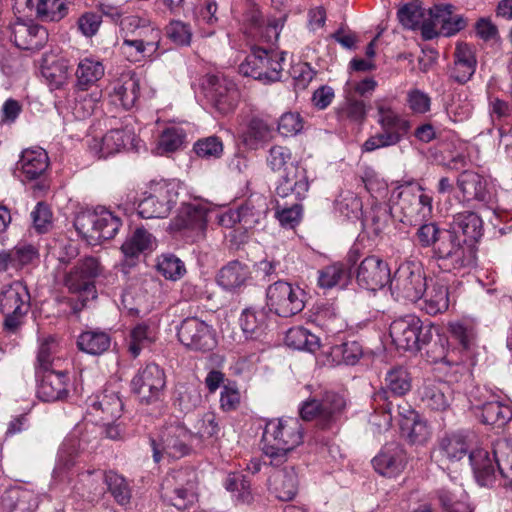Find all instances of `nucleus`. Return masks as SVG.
<instances>
[{
  "label": "nucleus",
  "mask_w": 512,
  "mask_h": 512,
  "mask_svg": "<svg viewBox=\"0 0 512 512\" xmlns=\"http://www.w3.org/2000/svg\"><path fill=\"white\" fill-rule=\"evenodd\" d=\"M304 430L296 418L269 420L262 435V451L269 465L281 467L288 463L291 453L303 443Z\"/></svg>",
  "instance_id": "f257e3e1"
},
{
  "label": "nucleus",
  "mask_w": 512,
  "mask_h": 512,
  "mask_svg": "<svg viewBox=\"0 0 512 512\" xmlns=\"http://www.w3.org/2000/svg\"><path fill=\"white\" fill-rule=\"evenodd\" d=\"M182 190V183L176 179L151 180L144 192L145 197L138 204V215L143 219L166 218L177 204Z\"/></svg>",
  "instance_id": "f03ea898"
},
{
  "label": "nucleus",
  "mask_w": 512,
  "mask_h": 512,
  "mask_svg": "<svg viewBox=\"0 0 512 512\" xmlns=\"http://www.w3.org/2000/svg\"><path fill=\"white\" fill-rule=\"evenodd\" d=\"M375 107L381 131L371 135L362 144V152H373L377 149L395 146L411 129L410 121L402 117L385 101L377 100Z\"/></svg>",
  "instance_id": "7ed1b4c3"
},
{
  "label": "nucleus",
  "mask_w": 512,
  "mask_h": 512,
  "mask_svg": "<svg viewBox=\"0 0 512 512\" xmlns=\"http://www.w3.org/2000/svg\"><path fill=\"white\" fill-rule=\"evenodd\" d=\"M433 257L442 271L458 273L476 265V247L459 235L443 232Z\"/></svg>",
  "instance_id": "20e7f679"
},
{
  "label": "nucleus",
  "mask_w": 512,
  "mask_h": 512,
  "mask_svg": "<svg viewBox=\"0 0 512 512\" xmlns=\"http://www.w3.org/2000/svg\"><path fill=\"white\" fill-rule=\"evenodd\" d=\"M482 423L497 429H512V409L499 401H487L479 406ZM498 470L503 486L512 487V438L503 444L501 456L497 458Z\"/></svg>",
  "instance_id": "39448f33"
},
{
  "label": "nucleus",
  "mask_w": 512,
  "mask_h": 512,
  "mask_svg": "<svg viewBox=\"0 0 512 512\" xmlns=\"http://www.w3.org/2000/svg\"><path fill=\"white\" fill-rule=\"evenodd\" d=\"M391 211L398 215L399 221L403 224L416 226L430 218L432 198L423 193V188L419 184L402 185Z\"/></svg>",
  "instance_id": "423d86ee"
},
{
  "label": "nucleus",
  "mask_w": 512,
  "mask_h": 512,
  "mask_svg": "<svg viewBox=\"0 0 512 512\" xmlns=\"http://www.w3.org/2000/svg\"><path fill=\"white\" fill-rule=\"evenodd\" d=\"M30 309L29 292L21 282L4 285L0 291V312L4 315L3 331L16 334Z\"/></svg>",
  "instance_id": "0eeeda50"
},
{
  "label": "nucleus",
  "mask_w": 512,
  "mask_h": 512,
  "mask_svg": "<svg viewBox=\"0 0 512 512\" xmlns=\"http://www.w3.org/2000/svg\"><path fill=\"white\" fill-rule=\"evenodd\" d=\"M193 433L175 421L164 425L156 437L150 438L153 460L158 463L164 455L174 459L187 456L192 451Z\"/></svg>",
  "instance_id": "6e6552de"
},
{
  "label": "nucleus",
  "mask_w": 512,
  "mask_h": 512,
  "mask_svg": "<svg viewBox=\"0 0 512 512\" xmlns=\"http://www.w3.org/2000/svg\"><path fill=\"white\" fill-rule=\"evenodd\" d=\"M427 282L420 263L405 261L399 265L390 279V290L396 300L416 303L423 297Z\"/></svg>",
  "instance_id": "1a4fd4ad"
},
{
  "label": "nucleus",
  "mask_w": 512,
  "mask_h": 512,
  "mask_svg": "<svg viewBox=\"0 0 512 512\" xmlns=\"http://www.w3.org/2000/svg\"><path fill=\"white\" fill-rule=\"evenodd\" d=\"M346 406L347 402L342 394L326 391L321 399L306 401L300 409V415L304 420H315L322 429H331L343 417Z\"/></svg>",
  "instance_id": "9d476101"
},
{
  "label": "nucleus",
  "mask_w": 512,
  "mask_h": 512,
  "mask_svg": "<svg viewBox=\"0 0 512 512\" xmlns=\"http://www.w3.org/2000/svg\"><path fill=\"white\" fill-rule=\"evenodd\" d=\"M433 326L424 325L419 317L406 315L394 320L389 327L393 344L401 350L416 352L432 340Z\"/></svg>",
  "instance_id": "9b49d317"
},
{
  "label": "nucleus",
  "mask_w": 512,
  "mask_h": 512,
  "mask_svg": "<svg viewBox=\"0 0 512 512\" xmlns=\"http://www.w3.org/2000/svg\"><path fill=\"white\" fill-rule=\"evenodd\" d=\"M306 304V292L299 285L277 280L266 289V305L280 317H292L300 313Z\"/></svg>",
  "instance_id": "f8f14e48"
},
{
  "label": "nucleus",
  "mask_w": 512,
  "mask_h": 512,
  "mask_svg": "<svg viewBox=\"0 0 512 512\" xmlns=\"http://www.w3.org/2000/svg\"><path fill=\"white\" fill-rule=\"evenodd\" d=\"M283 60L284 57L276 51L254 47L245 61L240 64L239 71L244 76L269 84L280 80Z\"/></svg>",
  "instance_id": "ddd939ff"
},
{
  "label": "nucleus",
  "mask_w": 512,
  "mask_h": 512,
  "mask_svg": "<svg viewBox=\"0 0 512 512\" xmlns=\"http://www.w3.org/2000/svg\"><path fill=\"white\" fill-rule=\"evenodd\" d=\"M196 473L185 468L170 472L162 483L163 497L178 510L192 506L197 500Z\"/></svg>",
  "instance_id": "4468645a"
},
{
  "label": "nucleus",
  "mask_w": 512,
  "mask_h": 512,
  "mask_svg": "<svg viewBox=\"0 0 512 512\" xmlns=\"http://www.w3.org/2000/svg\"><path fill=\"white\" fill-rule=\"evenodd\" d=\"M467 24V19L456 14L452 4H435L428 9V22L423 26V39L451 37L465 29Z\"/></svg>",
  "instance_id": "2eb2a0df"
},
{
  "label": "nucleus",
  "mask_w": 512,
  "mask_h": 512,
  "mask_svg": "<svg viewBox=\"0 0 512 512\" xmlns=\"http://www.w3.org/2000/svg\"><path fill=\"white\" fill-rule=\"evenodd\" d=\"M177 337L182 345L195 352H210L217 346L216 330L198 317H187L177 327Z\"/></svg>",
  "instance_id": "dca6fc26"
},
{
  "label": "nucleus",
  "mask_w": 512,
  "mask_h": 512,
  "mask_svg": "<svg viewBox=\"0 0 512 512\" xmlns=\"http://www.w3.org/2000/svg\"><path fill=\"white\" fill-rule=\"evenodd\" d=\"M166 385L164 371L156 364H148L133 377L131 386L142 403L160 401Z\"/></svg>",
  "instance_id": "f3484780"
},
{
  "label": "nucleus",
  "mask_w": 512,
  "mask_h": 512,
  "mask_svg": "<svg viewBox=\"0 0 512 512\" xmlns=\"http://www.w3.org/2000/svg\"><path fill=\"white\" fill-rule=\"evenodd\" d=\"M102 265L98 258L85 257L77 262L75 267L65 276V286L73 293H84L86 298L94 295V279L102 273Z\"/></svg>",
  "instance_id": "a211bd4d"
},
{
  "label": "nucleus",
  "mask_w": 512,
  "mask_h": 512,
  "mask_svg": "<svg viewBox=\"0 0 512 512\" xmlns=\"http://www.w3.org/2000/svg\"><path fill=\"white\" fill-rule=\"evenodd\" d=\"M310 188L307 169L298 162L290 163L279 177L275 186V195L285 199L292 197L294 201H302Z\"/></svg>",
  "instance_id": "6ab92c4d"
},
{
  "label": "nucleus",
  "mask_w": 512,
  "mask_h": 512,
  "mask_svg": "<svg viewBox=\"0 0 512 512\" xmlns=\"http://www.w3.org/2000/svg\"><path fill=\"white\" fill-rule=\"evenodd\" d=\"M474 442V433L460 430L446 434L438 441L435 450L437 461L442 464L459 462L471 452Z\"/></svg>",
  "instance_id": "aec40b11"
},
{
  "label": "nucleus",
  "mask_w": 512,
  "mask_h": 512,
  "mask_svg": "<svg viewBox=\"0 0 512 512\" xmlns=\"http://www.w3.org/2000/svg\"><path fill=\"white\" fill-rule=\"evenodd\" d=\"M355 278L360 287L375 291L390 282V268L379 256L369 255L357 266Z\"/></svg>",
  "instance_id": "412c9836"
},
{
  "label": "nucleus",
  "mask_w": 512,
  "mask_h": 512,
  "mask_svg": "<svg viewBox=\"0 0 512 512\" xmlns=\"http://www.w3.org/2000/svg\"><path fill=\"white\" fill-rule=\"evenodd\" d=\"M207 98L212 107L221 115L233 112L239 102L240 92L234 81L219 76L209 79Z\"/></svg>",
  "instance_id": "4be33fe9"
},
{
  "label": "nucleus",
  "mask_w": 512,
  "mask_h": 512,
  "mask_svg": "<svg viewBox=\"0 0 512 512\" xmlns=\"http://www.w3.org/2000/svg\"><path fill=\"white\" fill-rule=\"evenodd\" d=\"M419 398L424 408L444 412L454 400V390L445 381H428L419 389Z\"/></svg>",
  "instance_id": "5701e85b"
},
{
  "label": "nucleus",
  "mask_w": 512,
  "mask_h": 512,
  "mask_svg": "<svg viewBox=\"0 0 512 512\" xmlns=\"http://www.w3.org/2000/svg\"><path fill=\"white\" fill-rule=\"evenodd\" d=\"M209 206L200 200L183 202L175 219V225L179 229H189L196 233V237L202 238L207 227V214Z\"/></svg>",
  "instance_id": "b1692460"
},
{
  "label": "nucleus",
  "mask_w": 512,
  "mask_h": 512,
  "mask_svg": "<svg viewBox=\"0 0 512 512\" xmlns=\"http://www.w3.org/2000/svg\"><path fill=\"white\" fill-rule=\"evenodd\" d=\"M406 463L405 450L395 442L385 444L372 460L376 472L386 477L399 475L404 470Z\"/></svg>",
  "instance_id": "393cba45"
},
{
  "label": "nucleus",
  "mask_w": 512,
  "mask_h": 512,
  "mask_svg": "<svg viewBox=\"0 0 512 512\" xmlns=\"http://www.w3.org/2000/svg\"><path fill=\"white\" fill-rule=\"evenodd\" d=\"M10 29L11 40L18 48L23 50H39L48 39L47 30L34 23L17 20L11 25Z\"/></svg>",
  "instance_id": "a878e982"
},
{
  "label": "nucleus",
  "mask_w": 512,
  "mask_h": 512,
  "mask_svg": "<svg viewBox=\"0 0 512 512\" xmlns=\"http://www.w3.org/2000/svg\"><path fill=\"white\" fill-rule=\"evenodd\" d=\"M38 259L39 251L34 245L19 242L12 249H0V273L19 271Z\"/></svg>",
  "instance_id": "bb28decb"
},
{
  "label": "nucleus",
  "mask_w": 512,
  "mask_h": 512,
  "mask_svg": "<svg viewBox=\"0 0 512 512\" xmlns=\"http://www.w3.org/2000/svg\"><path fill=\"white\" fill-rule=\"evenodd\" d=\"M503 444L494 450L493 457H490V453L483 449H472L469 453V461L473 469L476 481L481 486H488L492 484L495 478V463L498 466V459L501 456V449Z\"/></svg>",
  "instance_id": "cd10ccee"
},
{
  "label": "nucleus",
  "mask_w": 512,
  "mask_h": 512,
  "mask_svg": "<svg viewBox=\"0 0 512 512\" xmlns=\"http://www.w3.org/2000/svg\"><path fill=\"white\" fill-rule=\"evenodd\" d=\"M68 375L62 371L51 370L42 373L37 387V396L43 402H55L68 396Z\"/></svg>",
  "instance_id": "c85d7f7f"
},
{
  "label": "nucleus",
  "mask_w": 512,
  "mask_h": 512,
  "mask_svg": "<svg viewBox=\"0 0 512 512\" xmlns=\"http://www.w3.org/2000/svg\"><path fill=\"white\" fill-rule=\"evenodd\" d=\"M284 468L274 471L268 479L270 492L281 501L292 500L298 491V477L292 464H284Z\"/></svg>",
  "instance_id": "c756f323"
},
{
  "label": "nucleus",
  "mask_w": 512,
  "mask_h": 512,
  "mask_svg": "<svg viewBox=\"0 0 512 512\" xmlns=\"http://www.w3.org/2000/svg\"><path fill=\"white\" fill-rule=\"evenodd\" d=\"M140 93L139 79L134 73H124L112 83L109 93L111 101L125 110L131 109Z\"/></svg>",
  "instance_id": "7c9ffc66"
},
{
  "label": "nucleus",
  "mask_w": 512,
  "mask_h": 512,
  "mask_svg": "<svg viewBox=\"0 0 512 512\" xmlns=\"http://www.w3.org/2000/svg\"><path fill=\"white\" fill-rule=\"evenodd\" d=\"M447 233L459 235L462 240L474 244L483 234V221L473 211H463L453 216Z\"/></svg>",
  "instance_id": "2f4dec72"
},
{
  "label": "nucleus",
  "mask_w": 512,
  "mask_h": 512,
  "mask_svg": "<svg viewBox=\"0 0 512 512\" xmlns=\"http://www.w3.org/2000/svg\"><path fill=\"white\" fill-rule=\"evenodd\" d=\"M105 75V66L94 56L80 58L75 70V88L87 91L95 86Z\"/></svg>",
  "instance_id": "473e14b6"
},
{
  "label": "nucleus",
  "mask_w": 512,
  "mask_h": 512,
  "mask_svg": "<svg viewBox=\"0 0 512 512\" xmlns=\"http://www.w3.org/2000/svg\"><path fill=\"white\" fill-rule=\"evenodd\" d=\"M420 301V308L429 315L445 312L449 307V293L446 283L440 279H430Z\"/></svg>",
  "instance_id": "72a5a7b5"
},
{
  "label": "nucleus",
  "mask_w": 512,
  "mask_h": 512,
  "mask_svg": "<svg viewBox=\"0 0 512 512\" xmlns=\"http://www.w3.org/2000/svg\"><path fill=\"white\" fill-rule=\"evenodd\" d=\"M457 187L462 193L463 200L467 202H487L490 197L486 179L475 171L461 172L457 178Z\"/></svg>",
  "instance_id": "f704fd0d"
},
{
  "label": "nucleus",
  "mask_w": 512,
  "mask_h": 512,
  "mask_svg": "<svg viewBox=\"0 0 512 512\" xmlns=\"http://www.w3.org/2000/svg\"><path fill=\"white\" fill-rule=\"evenodd\" d=\"M477 60L473 48L467 43H458L454 52V63L450 70V78L464 84L475 73Z\"/></svg>",
  "instance_id": "c9c22d12"
},
{
  "label": "nucleus",
  "mask_w": 512,
  "mask_h": 512,
  "mask_svg": "<svg viewBox=\"0 0 512 512\" xmlns=\"http://www.w3.org/2000/svg\"><path fill=\"white\" fill-rule=\"evenodd\" d=\"M0 503L5 512H33L38 507V498L28 489L12 487L2 493Z\"/></svg>",
  "instance_id": "e433bc0d"
},
{
  "label": "nucleus",
  "mask_w": 512,
  "mask_h": 512,
  "mask_svg": "<svg viewBox=\"0 0 512 512\" xmlns=\"http://www.w3.org/2000/svg\"><path fill=\"white\" fill-rule=\"evenodd\" d=\"M90 409L92 413L102 414L103 421H114L120 417L123 403L118 392L105 388L101 393L91 399Z\"/></svg>",
  "instance_id": "4c0bfd02"
},
{
  "label": "nucleus",
  "mask_w": 512,
  "mask_h": 512,
  "mask_svg": "<svg viewBox=\"0 0 512 512\" xmlns=\"http://www.w3.org/2000/svg\"><path fill=\"white\" fill-rule=\"evenodd\" d=\"M238 211L240 226L250 230L263 224L268 213V204L263 196L251 197L238 208Z\"/></svg>",
  "instance_id": "58836bf2"
},
{
  "label": "nucleus",
  "mask_w": 512,
  "mask_h": 512,
  "mask_svg": "<svg viewBox=\"0 0 512 512\" xmlns=\"http://www.w3.org/2000/svg\"><path fill=\"white\" fill-rule=\"evenodd\" d=\"M250 269L239 261H231L222 267L217 274V283L227 291H235L250 279Z\"/></svg>",
  "instance_id": "ea45409f"
},
{
  "label": "nucleus",
  "mask_w": 512,
  "mask_h": 512,
  "mask_svg": "<svg viewBox=\"0 0 512 512\" xmlns=\"http://www.w3.org/2000/svg\"><path fill=\"white\" fill-rule=\"evenodd\" d=\"M19 164L20 169L27 180L37 179L48 168V154L44 149L39 147L26 149L22 152Z\"/></svg>",
  "instance_id": "a19ab883"
},
{
  "label": "nucleus",
  "mask_w": 512,
  "mask_h": 512,
  "mask_svg": "<svg viewBox=\"0 0 512 512\" xmlns=\"http://www.w3.org/2000/svg\"><path fill=\"white\" fill-rule=\"evenodd\" d=\"M110 346V334L100 329L83 331L77 339V347L79 350L90 355H101L108 351Z\"/></svg>",
  "instance_id": "79ce46f5"
},
{
  "label": "nucleus",
  "mask_w": 512,
  "mask_h": 512,
  "mask_svg": "<svg viewBox=\"0 0 512 512\" xmlns=\"http://www.w3.org/2000/svg\"><path fill=\"white\" fill-rule=\"evenodd\" d=\"M317 284L321 289L345 287L350 279V272L342 262L324 266L317 272Z\"/></svg>",
  "instance_id": "37998d69"
},
{
  "label": "nucleus",
  "mask_w": 512,
  "mask_h": 512,
  "mask_svg": "<svg viewBox=\"0 0 512 512\" xmlns=\"http://www.w3.org/2000/svg\"><path fill=\"white\" fill-rule=\"evenodd\" d=\"M438 498L446 512H471L468 494L461 485L443 487L438 491Z\"/></svg>",
  "instance_id": "c03bdc74"
},
{
  "label": "nucleus",
  "mask_w": 512,
  "mask_h": 512,
  "mask_svg": "<svg viewBox=\"0 0 512 512\" xmlns=\"http://www.w3.org/2000/svg\"><path fill=\"white\" fill-rule=\"evenodd\" d=\"M412 387V377L407 368L403 366L391 367L384 378V391L395 396L407 394Z\"/></svg>",
  "instance_id": "a18cd8bd"
},
{
  "label": "nucleus",
  "mask_w": 512,
  "mask_h": 512,
  "mask_svg": "<svg viewBox=\"0 0 512 512\" xmlns=\"http://www.w3.org/2000/svg\"><path fill=\"white\" fill-rule=\"evenodd\" d=\"M134 133L127 129H112L101 140V157H107L133 145Z\"/></svg>",
  "instance_id": "49530a36"
},
{
  "label": "nucleus",
  "mask_w": 512,
  "mask_h": 512,
  "mask_svg": "<svg viewBox=\"0 0 512 512\" xmlns=\"http://www.w3.org/2000/svg\"><path fill=\"white\" fill-rule=\"evenodd\" d=\"M103 482H105V473L100 470H88L78 475V483L74 489L82 497L92 500L103 493Z\"/></svg>",
  "instance_id": "de8ad7c7"
},
{
  "label": "nucleus",
  "mask_w": 512,
  "mask_h": 512,
  "mask_svg": "<svg viewBox=\"0 0 512 512\" xmlns=\"http://www.w3.org/2000/svg\"><path fill=\"white\" fill-rule=\"evenodd\" d=\"M97 223L94 240H110L118 233L122 221L112 211L105 207L97 208Z\"/></svg>",
  "instance_id": "09e8293b"
},
{
  "label": "nucleus",
  "mask_w": 512,
  "mask_h": 512,
  "mask_svg": "<svg viewBox=\"0 0 512 512\" xmlns=\"http://www.w3.org/2000/svg\"><path fill=\"white\" fill-rule=\"evenodd\" d=\"M397 17L404 28L420 29L423 36V26L428 22V10L422 8L417 1L402 6L397 12Z\"/></svg>",
  "instance_id": "8fccbe9b"
},
{
  "label": "nucleus",
  "mask_w": 512,
  "mask_h": 512,
  "mask_svg": "<svg viewBox=\"0 0 512 512\" xmlns=\"http://www.w3.org/2000/svg\"><path fill=\"white\" fill-rule=\"evenodd\" d=\"M268 315L264 309H245L240 317L243 332L250 338L259 337L267 327Z\"/></svg>",
  "instance_id": "3c124183"
},
{
  "label": "nucleus",
  "mask_w": 512,
  "mask_h": 512,
  "mask_svg": "<svg viewBox=\"0 0 512 512\" xmlns=\"http://www.w3.org/2000/svg\"><path fill=\"white\" fill-rule=\"evenodd\" d=\"M285 343L293 349L309 352H315L320 346L319 338L302 326L290 328L286 333Z\"/></svg>",
  "instance_id": "603ef678"
},
{
  "label": "nucleus",
  "mask_w": 512,
  "mask_h": 512,
  "mask_svg": "<svg viewBox=\"0 0 512 512\" xmlns=\"http://www.w3.org/2000/svg\"><path fill=\"white\" fill-rule=\"evenodd\" d=\"M328 356L336 365H355L363 356V349L357 341H347L331 347Z\"/></svg>",
  "instance_id": "864d4df0"
},
{
  "label": "nucleus",
  "mask_w": 512,
  "mask_h": 512,
  "mask_svg": "<svg viewBox=\"0 0 512 512\" xmlns=\"http://www.w3.org/2000/svg\"><path fill=\"white\" fill-rule=\"evenodd\" d=\"M153 236L144 228H137L121 246L125 257L134 258L150 250L153 245Z\"/></svg>",
  "instance_id": "5fc2aeb1"
},
{
  "label": "nucleus",
  "mask_w": 512,
  "mask_h": 512,
  "mask_svg": "<svg viewBox=\"0 0 512 512\" xmlns=\"http://www.w3.org/2000/svg\"><path fill=\"white\" fill-rule=\"evenodd\" d=\"M55 352L56 342L53 338H47L40 343L35 366L37 376L60 367L61 359L55 357Z\"/></svg>",
  "instance_id": "6e6d98bb"
},
{
  "label": "nucleus",
  "mask_w": 512,
  "mask_h": 512,
  "mask_svg": "<svg viewBox=\"0 0 512 512\" xmlns=\"http://www.w3.org/2000/svg\"><path fill=\"white\" fill-rule=\"evenodd\" d=\"M41 74L52 89H59L68 80V62L62 58L51 62L45 60L41 66Z\"/></svg>",
  "instance_id": "4d7b16f0"
},
{
  "label": "nucleus",
  "mask_w": 512,
  "mask_h": 512,
  "mask_svg": "<svg viewBox=\"0 0 512 512\" xmlns=\"http://www.w3.org/2000/svg\"><path fill=\"white\" fill-rule=\"evenodd\" d=\"M155 340V333L148 325L137 324L129 334L128 351L133 358L140 355L141 351Z\"/></svg>",
  "instance_id": "13d9d810"
},
{
  "label": "nucleus",
  "mask_w": 512,
  "mask_h": 512,
  "mask_svg": "<svg viewBox=\"0 0 512 512\" xmlns=\"http://www.w3.org/2000/svg\"><path fill=\"white\" fill-rule=\"evenodd\" d=\"M186 134L181 128L170 127L165 129L160 135L155 153L157 155H168L179 150L185 140Z\"/></svg>",
  "instance_id": "bf43d9fd"
},
{
  "label": "nucleus",
  "mask_w": 512,
  "mask_h": 512,
  "mask_svg": "<svg viewBox=\"0 0 512 512\" xmlns=\"http://www.w3.org/2000/svg\"><path fill=\"white\" fill-rule=\"evenodd\" d=\"M301 201H295L290 206L280 205L277 201L275 206V218L280 226L285 229H295L303 218V205Z\"/></svg>",
  "instance_id": "052dcab7"
},
{
  "label": "nucleus",
  "mask_w": 512,
  "mask_h": 512,
  "mask_svg": "<svg viewBox=\"0 0 512 512\" xmlns=\"http://www.w3.org/2000/svg\"><path fill=\"white\" fill-rule=\"evenodd\" d=\"M105 483L108 491L120 505H126L131 499V489L126 479L114 471L105 473Z\"/></svg>",
  "instance_id": "680f3d73"
},
{
  "label": "nucleus",
  "mask_w": 512,
  "mask_h": 512,
  "mask_svg": "<svg viewBox=\"0 0 512 512\" xmlns=\"http://www.w3.org/2000/svg\"><path fill=\"white\" fill-rule=\"evenodd\" d=\"M366 115L367 111L364 101L352 97H347L337 109V116L340 120L362 123Z\"/></svg>",
  "instance_id": "e2e57ef3"
},
{
  "label": "nucleus",
  "mask_w": 512,
  "mask_h": 512,
  "mask_svg": "<svg viewBox=\"0 0 512 512\" xmlns=\"http://www.w3.org/2000/svg\"><path fill=\"white\" fill-rule=\"evenodd\" d=\"M272 126L259 117L250 119L247 129L244 132L243 139L247 145H254L265 141L270 137Z\"/></svg>",
  "instance_id": "0e129e2a"
},
{
  "label": "nucleus",
  "mask_w": 512,
  "mask_h": 512,
  "mask_svg": "<svg viewBox=\"0 0 512 512\" xmlns=\"http://www.w3.org/2000/svg\"><path fill=\"white\" fill-rule=\"evenodd\" d=\"M489 115L493 127L496 128L498 132L500 127L505 129L512 125L506 121L507 118L512 115V105L500 98L496 97L490 100Z\"/></svg>",
  "instance_id": "69168bd1"
},
{
  "label": "nucleus",
  "mask_w": 512,
  "mask_h": 512,
  "mask_svg": "<svg viewBox=\"0 0 512 512\" xmlns=\"http://www.w3.org/2000/svg\"><path fill=\"white\" fill-rule=\"evenodd\" d=\"M157 269L159 273L169 280H178L186 272L184 263L174 255H162L158 259Z\"/></svg>",
  "instance_id": "338daca9"
},
{
  "label": "nucleus",
  "mask_w": 512,
  "mask_h": 512,
  "mask_svg": "<svg viewBox=\"0 0 512 512\" xmlns=\"http://www.w3.org/2000/svg\"><path fill=\"white\" fill-rule=\"evenodd\" d=\"M401 432L409 439L413 444L424 443L430 435L428 425L423 421L420 416L411 422L400 424Z\"/></svg>",
  "instance_id": "774afa93"
}]
</instances>
